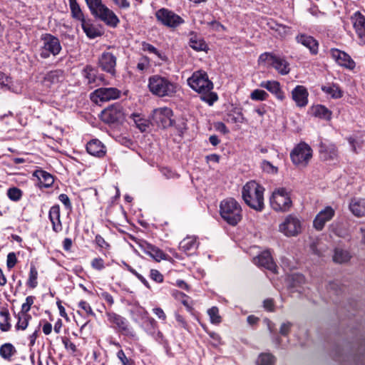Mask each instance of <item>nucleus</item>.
Returning a JSON list of instances; mask_svg holds the SVG:
<instances>
[{"instance_id":"4c0bfd02","label":"nucleus","mask_w":365,"mask_h":365,"mask_svg":"<svg viewBox=\"0 0 365 365\" xmlns=\"http://www.w3.org/2000/svg\"><path fill=\"white\" fill-rule=\"evenodd\" d=\"M35 175L43 186L46 187L51 186L53 183L54 180L53 176L46 171L37 170Z\"/></svg>"},{"instance_id":"7ed1b4c3","label":"nucleus","mask_w":365,"mask_h":365,"mask_svg":"<svg viewBox=\"0 0 365 365\" xmlns=\"http://www.w3.org/2000/svg\"><path fill=\"white\" fill-rule=\"evenodd\" d=\"M220 215L227 224L235 226L242 219L241 205L235 199L227 197L220 202Z\"/></svg>"},{"instance_id":"49530a36","label":"nucleus","mask_w":365,"mask_h":365,"mask_svg":"<svg viewBox=\"0 0 365 365\" xmlns=\"http://www.w3.org/2000/svg\"><path fill=\"white\" fill-rule=\"evenodd\" d=\"M268 97V93L264 90L255 89L250 93V98L253 101H266Z\"/></svg>"},{"instance_id":"b1692460","label":"nucleus","mask_w":365,"mask_h":365,"mask_svg":"<svg viewBox=\"0 0 365 365\" xmlns=\"http://www.w3.org/2000/svg\"><path fill=\"white\" fill-rule=\"evenodd\" d=\"M87 152L93 156L103 157L106 154L104 145L98 139L89 141L86 145Z\"/></svg>"},{"instance_id":"680f3d73","label":"nucleus","mask_w":365,"mask_h":365,"mask_svg":"<svg viewBox=\"0 0 365 365\" xmlns=\"http://www.w3.org/2000/svg\"><path fill=\"white\" fill-rule=\"evenodd\" d=\"M91 267L96 270H102L104 267V261L101 257L94 258L91 262Z\"/></svg>"},{"instance_id":"cd10ccee","label":"nucleus","mask_w":365,"mask_h":365,"mask_svg":"<svg viewBox=\"0 0 365 365\" xmlns=\"http://www.w3.org/2000/svg\"><path fill=\"white\" fill-rule=\"evenodd\" d=\"M189 46L196 51H206L207 44L204 39L196 34H190L188 41Z\"/></svg>"},{"instance_id":"603ef678","label":"nucleus","mask_w":365,"mask_h":365,"mask_svg":"<svg viewBox=\"0 0 365 365\" xmlns=\"http://www.w3.org/2000/svg\"><path fill=\"white\" fill-rule=\"evenodd\" d=\"M34 299L35 297L28 296L26 298L25 302L21 305V310L20 312L24 314H29L28 312L31 309V307L34 302Z\"/></svg>"},{"instance_id":"3c124183","label":"nucleus","mask_w":365,"mask_h":365,"mask_svg":"<svg viewBox=\"0 0 365 365\" xmlns=\"http://www.w3.org/2000/svg\"><path fill=\"white\" fill-rule=\"evenodd\" d=\"M261 168L264 172L267 173L274 174L278 171L277 168L274 166L269 161L267 160H263L261 163Z\"/></svg>"},{"instance_id":"ddd939ff","label":"nucleus","mask_w":365,"mask_h":365,"mask_svg":"<svg viewBox=\"0 0 365 365\" xmlns=\"http://www.w3.org/2000/svg\"><path fill=\"white\" fill-rule=\"evenodd\" d=\"M107 317L113 328L130 337L135 336V331L129 327L128 322L125 318L114 312L107 313Z\"/></svg>"},{"instance_id":"6e6552de","label":"nucleus","mask_w":365,"mask_h":365,"mask_svg":"<svg viewBox=\"0 0 365 365\" xmlns=\"http://www.w3.org/2000/svg\"><path fill=\"white\" fill-rule=\"evenodd\" d=\"M312 157V149L306 143H299L290 153L292 162L298 166L306 167Z\"/></svg>"},{"instance_id":"39448f33","label":"nucleus","mask_w":365,"mask_h":365,"mask_svg":"<svg viewBox=\"0 0 365 365\" xmlns=\"http://www.w3.org/2000/svg\"><path fill=\"white\" fill-rule=\"evenodd\" d=\"M91 13L106 25L115 28L120 22L115 13L103 4L102 0H85Z\"/></svg>"},{"instance_id":"9d476101","label":"nucleus","mask_w":365,"mask_h":365,"mask_svg":"<svg viewBox=\"0 0 365 365\" xmlns=\"http://www.w3.org/2000/svg\"><path fill=\"white\" fill-rule=\"evenodd\" d=\"M279 231L287 237L297 236L302 232V222L297 216L289 215L279 225Z\"/></svg>"},{"instance_id":"f8f14e48","label":"nucleus","mask_w":365,"mask_h":365,"mask_svg":"<svg viewBox=\"0 0 365 365\" xmlns=\"http://www.w3.org/2000/svg\"><path fill=\"white\" fill-rule=\"evenodd\" d=\"M173 111L168 107H162L153 110L151 115L152 123L158 128H165L173 125L171 117Z\"/></svg>"},{"instance_id":"052dcab7","label":"nucleus","mask_w":365,"mask_h":365,"mask_svg":"<svg viewBox=\"0 0 365 365\" xmlns=\"http://www.w3.org/2000/svg\"><path fill=\"white\" fill-rule=\"evenodd\" d=\"M17 262L16 255L14 252H9L7 255L6 266L9 269L13 268Z\"/></svg>"},{"instance_id":"58836bf2","label":"nucleus","mask_w":365,"mask_h":365,"mask_svg":"<svg viewBox=\"0 0 365 365\" xmlns=\"http://www.w3.org/2000/svg\"><path fill=\"white\" fill-rule=\"evenodd\" d=\"M276 359L274 356H273L270 353H262L259 355L257 364V365H274L275 363Z\"/></svg>"},{"instance_id":"f3484780","label":"nucleus","mask_w":365,"mask_h":365,"mask_svg":"<svg viewBox=\"0 0 365 365\" xmlns=\"http://www.w3.org/2000/svg\"><path fill=\"white\" fill-rule=\"evenodd\" d=\"M335 215L334 210L330 207L327 206L324 210H321L315 217L313 221L314 227L321 231L324 227L325 224L330 221Z\"/></svg>"},{"instance_id":"4d7b16f0","label":"nucleus","mask_w":365,"mask_h":365,"mask_svg":"<svg viewBox=\"0 0 365 365\" xmlns=\"http://www.w3.org/2000/svg\"><path fill=\"white\" fill-rule=\"evenodd\" d=\"M128 270L133 275H135L147 288H150L149 282L142 274H139L135 269L132 268L130 266H128Z\"/></svg>"},{"instance_id":"5701e85b","label":"nucleus","mask_w":365,"mask_h":365,"mask_svg":"<svg viewBox=\"0 0 365 365\" xmlns=\"http://www.w3.org/2000/svg\"><path fill=\"white\" fill-rule=\"evenodd\" d=\"M295 38L297 43L309 48L311 53L317 54L318 53L319 43L312 36L299 34Z\"/></svg>"},{"instance_id":"c9c22d12","label":"nucleus","mask_w":365,"mask_h":365,"mask_svg":"<svg viewBox=\"0 0 365 365\" xmlns=\"http://www.w3.org/2000/svg\"><path fill=\"white\" fill-rule=\"evenodd\" d=\"M68 2H69V6L71 8L72 16L74 19L80 21L81 23L83 20H86V19L85 18L83 13L81 9L80 8V6L78 5L76 0H68Z\"/></svg>"},{"instance_id":"e433bc0d","label":"nucleus","mask_w":365,"mask_h":365,"mask_svg":"<svg viewBox=\"0 0 365 365\" xmlns=\"http://www.w3.org/2000/svg\"><path fill=\"white\" fill-rule=\"evenodd\" d=\"M130 118L133 120L136 127L142 132L145 131L149 127V121L143 118L140 114L133 113L130 115Z\"/></svg>"},{"instance_id":"0eeeda50","label":"nucleus","mask_w":365,"mask_h":365,"mask_svg":"<svg viewBox=\"0 0 365 365\" xmlns=\"http://www.w3.org/2000/svg\"><path fill=\"white\" fill-rule=\"evenodd\" d=\"M41 41L42 45L39 49V55L42 58H48L51 56H56L62 49L60 40L50 34L42 35Z\"/></svg>"},{"instance_id":"6ab92c4d","label":"nucleus","mask_w":365,"mask_h":365,"mask_svg":"<svg viewBox=\"0 0 365 365\" xmlns=\"http://www.w3.org/2000/svg\"><path fill=\"white\" fill-rule=\"evenodd\" d=\"M99 66L107 73L114 75L115 73L116 57L110 52H103L99 58Z\"/></svg>"},{"instance_id":"8fccbe9b","label":"nucleus","mask_w":365,"mask_h":365,"mask_svg":"<svg viewBox=\"0 0 365 365\" xmlns=\"http://www.w3.org/2000/svg\"><path fill=\"white\" fill-rule=\"evenodd\" d=\"M9 198L13 201H18L21 199L22 192L16 187H11L7 191Z\"/></svg>"},{"instance_id":"473e14b6","label":"nucleus","mask_w":365,"mask_h":365,"mask_svg":"<svg viewBox=\"0 0 365 365\" xmlns=\"http://www.w3.org/2000/svg\"><path fill=\"white\" fill-rule=\"evenodd\" d=\"M322 91L329 95L331 98L334 99H339L343 96V91L341 88L336 83L329 84L327 86H323L322 87Z\"/></svg>"},{"instance_id":"4468645a","label":"nucleus","mask_w":365,"mask_h":365,"mask_svg":"<svg viewBox=\"0 0 365 365\" xmlns=\"http://www.w3.org/2000/svg\"><path fill=\"white\" fill-rule=\"evenodd\" d=\"M120 91L115 88H100L91 94V99L96 103L117 99Z\"/></svg>"},{"instance_id":"7c9ffc66","label":"nucleus","mask_w":365,"mask_h":365,"mask_svg":"<svg viewBox=\"0 0 365 365\" xmlns=\"http://www.w3.org/2000/svg\"><path fill=\"white\" fill-rule=\"evenodd\" d=\"M312 112L314 116L329 120L331 118V111L323 105H316L312 106Z\"/></svg>"},{"instance_id":"a19ab883","label":"nucleus","mask_w":365,"mask_h":365,"mask_svg":"<svg viewBox=\"0 0 365 365\" xmlns=\"http://www.w3.org/2000/svg\"><path fill=\"white\" fill-rule=\"evenodd\" d=\"M38 271L34 265L31 264L30 267L29 278L26 282V284L30 288L34 289L38 285Z\"/></svg>"},{"instance_id":"c03bdc74","label":"nucleus","mask_w":365,"mask_h":365,"mask_svg":"<svg viewBox=\"0 0 365 365\" xmlns=\"http://www.w3.org/2000/svg\"><path fill=\"white\" fill-rule=\"evenodd\" d=\"M0 315L4 317V322H0V329L2 331H7L11 327V324L9 322V313L6 309H2L0 311Z\"/></svg>"},{"instance_id":"f03ea898","label":"nucleus","mask_w":365,"mask_h":365,"mask_svg":"<svg viewBox=\"0 0 365 365\" xmlns=\"http://www.w3.org/2000/svg\"><path fill=\"white\" fill-rule=\"evenodd\" d=\"M264 188L255 180L247 182L242 187V196L251 208L262 211L264 208Z\"/></svg>"},{"instance_id":"de8ad7c7","label":"nucleus","mask_w":365,"mask_h":365,"mask_svg":"<svg viewBox=\"0 0 365 365\" xmlns=\"http://www.w3.org/2000/svg\"><path fill=\"white\" fill-rule=\"evenodd\" d=\"M207 314L210 317L212 324H217L221 322V317L219 315V309L217 307H212L207 310Z\"/></svg>"},{"instance_id":"c85d7f7f","label":"nucleus","mask_w":365,"mask_h":365,"mask_svg":"<svg viewBox=\"0 0 365 365\" xmlns=\"http://www.w3.org/2000/svg\"><path fill=\"white\" fill-rule=\"evenodd\" d=\"M81 27L89 38H95L102 35L101 31L91 23L90 19L83 20Z\"/></svg>"},{"instance_id":"f704fd0d","label":"nucleus","mask_w":365,"mask_h":365,"mask_svg":"<svg viewBox=\"0 0 365 365\" xmlns=\"http://www.w3.org/2000/svg\"><path fill=\"white\" fill-rule=\"evenodd\" d=\"M145 252L157 262L166 259V254L158 247L152 245H148Z\"/></svg>"},{"instance_id":"69168bd1","label":"nucleus","mask_w":365,"mask_h":365,"mask_svg":"<svg viewBox=\"0 0 365 365\" xmlns=\"http://www.w3.org/2000/svg\"><path fill=\"white\" fill-rule=\"evenodd\" d=\"M292 327V323H291L289 322L283 323L280 327V329H279L280 334L282 336H287L290 331Z\"/></svg>"},{"instance_id":"20e7f679","label":"nucleus","mask_w":365,"mask_h":365,"mask_svg":"<svg viewBox=\"0 0 365 365\" xmlns=\"http://www.w3.org/2000/svg\"><path fill=\"white\" fill-rule=\"evenodd\" d=\"M148 86L149 91L158 97H171L178 91L176 83L159 75L150 76L148 79Z\"/></svg>"},{"instance_id":"6e6d98bb","label":"nucleus","mask_w":365,"mask_h":365,"mask_svg":"<svg viewBox=\"0 0 365 365\" xmlns=\"http://www.w3.org/2000/svg\"><path fill=\"white\" fill-rule=\"evenodd\" d=\"M128 270L133 275H135L147 288H150L149 282L142 274H139L135 269L132 268L130 266H128Z\"/></svg>"},{"instance_id":"09e8293b","label":"nucleus","mask_w":365,"mask_h":365,"mask_svg":"<svg viewBox=\"0 0 365 365\" xmlns=\"http://www.w3.org/2000/svg\"><path fill=\"white\" fill-rule=\"evenodd\" d=\"M235 114L229 113L227 115L228 118L227 121H231L232 123H242L244 120V116L242 113L237 110H235L232 111Z\"/></svg>"},{"instance_id":"79ce46f5","label":"nucleus","mask_w":365,"mask_h":365,"mask_svg":"<svg viewBox=\"0 0 365 365\" xmlns=\"http://www.w3.org/2000/svg\"><path fill=\"white\" fill-rule=\"evenodd\" d=\"M15 352L14 346L10 343L4 344L0 347V355L4 359H9Z\"/></svg>"},{"instance_id":"aec40b11","label":"nucleus","mask_w":365,"mask_h":365,"mask_svg":"<svg viewBox=\"0 0 365 365\" xmlns=\"http://www.w3.org/2000/svg\"><path fill=\"white\" fill-rule=\"evenodd\" d=\"M254 263L259 267H262L272 272H277V266L274 262L271 253L265 250L254 258Z\"/></svg>"},{"instance_id":"a211bd4d","label":"nucleus","mask_w":365,"mask_h":365,"mask_svg":"<svg viewBox=\"0 0 365 365\" xmlns=\"http://www.w3.org/2000/svg\"><path fill=\"white\" fill-rule=\"evenodd\" d=\"M351 21L361 43L365 44V16L356 11L351 16Z\"/></svg>"},{"instance_id":"2eb2a0df","label":"nucleus","mask_w":365,"mask_h":365,"mask_svg":"<svg viewBox=\"0 0 365 365\" xmlns=\"http://www.w3.org/2000/svg\"><path fill=\"white\" fill-rule=\"evenodd\" d=\"M155 17L162 24L170 28H175L182 22V19L180 16L164 8L156 11Z\"/></svg>"},{"instance_id":"412c9836","label":"nucleus","mask_w":365,"mask_h":365,"mask_svg":"<svg viewBox=\"0 0 365 365\" xmlns=\"http://www.w3.org/2000/svg\"><path fill=\"white\" fill-rule=\"evenodd\" d=\"M308 96L309 92L304 86L298 85L292 91V98L297 107H305L308 104Z\"/></svg>"},{"instance_id":"423d86ee","label":"nucleus","mask_w":365,"mask_h":365,"mask_svg":"<svg viewBox=\"0 0 365 365\" xmlns=\"http://www.w3.org/2000/svg\"><path fill=\"white\" fill-rule=\"evenodd\" d=\"M259 63H266L267 66L274 68L279 74L287 75L290 71L289 63L285 57L273 53L265 52L259 57Z\"/></svg>"},{"instance_id":"1a4fd4ad","label":"nucleus","mask_w":365,"mask_h":365,"mask_svg":"<svg viewBox=\"0 0 365 365\" xmlns=\"http://www.w3.org/2000/svg\"><path fill=\"white\" fill-rule=\"evenodd\" d=\"M270 205L276 211L287 212L292 205L289 193L284 188L274 190L270 197Z\"/></svg>"},{"instance_id":"0e129e2a","label":"nucleus","mask_w":365,"mask_h":365,"mask_svg":"<svg viewBox=\"0 0 365 365\" xmlns=\"http://www.w3.org/2000/svg\"><path fill=\"white\" fill-rule=\"evenodd\" d=\"M96 243L102 249L108 250L110 247L109 244L100 235H97L95 238Z\"/></svg>"},{"instance_id":"774afa93","label":"nucleus","mask_w":365,"mask_h":365,"mask_svg":"<svg viewBox=\"0 0 365 365\" xmlns=\"http://www.w3.org/2000/svg\"><path fill=\"white\" fill-rule=\"evenodd\" d=\"M161 173L166 178H175L180 177V175L177 174L175 171L168 168H163L161 170Z\"/></svg>"},{"instance_id":"5fc2aeb1","label":"nucleus","mask_w":365,"mask_h":365,"mask_svg":"<svg viewBox=\"0 0 365 365\" xmlns=\"http://www.w3.org/2000/svg\"><path fill=\"white\" fill-rule=\"evenodd\" d=\"M142 46H143V50L144 51H148L149 53H154L159 58L163 59V56H162V54L160 53V52H159L158 51V49L153 45L148 43H143Z\"/></svg>"},{"instance_id":"f257e3e1","label":"nucleus","mask_w":365,"mask_h":365,"mask_svg":"<svg viewBox=\"0 0 365 365\" xmlns=\"http://www.w3.org/2000/svg\"><path fill=\"white\" fill-rule=\"evenodd\" d=\"M187 81L192 90L201 95V100L206 102L208 105L212 106L217 101V94L212 91L213 83L209 80L207 73L205 71H197L194 72Z\"/></svg>"},{"instance_id":"13d9d810","label":"nucleus","mask_w":365,"mask_h":365,"mask_svg":"<svg viewBox=\"0 0 365 365\" xmlns=\"http://www.w3.org/2000/svg\"><path fill=\"white\" fill-rule=\"evenodd\" d=\"M83 73L89 83L95 81L94 70L91 66H86L83 70Z\"/></svg>"},{"instance_id":"864d4df0","label":"nucleus","mask_w":365,"mask_h":365,"mask_svg":"<svg viewBox=\"0 0 365 365\" xmlns=\"http://www.w3.org/2000/svg\"><path fill=\"white\" fill-rule=\"evenodd\" d=\"M117 357L120 361L122 365H134L133 359L128 358L122 349L117 352Z\"/></svg>"},{"instance_id":"338daca9","label":"nucleus","mask_w":365,"mask_h":365,"mask_svg":"<svg viewBox=\"0 0 365 365\" xmlns=\"http://www.w3.org/2000/svg\"><path fill=\"white\" fill-rule=\"evenodd\" d=\"M78 307L82 309L88 315H94V313L92 310L90 304L86 301H81L78 303Z\"/></svg>"},{"instance_id":"37998d69","label":"nucleus","mask_w":365,"mask_h":365,"mask_svg":"<svg viewBox=\"0 0 365 365\" xmlns=\"http://www.w3.org/2000/svg\"><path fill=\"white\" fill-rule=\"evenodd\" d=\"M0 86L4 90L11 91L16 93L21 92V87L13 83L11 78H9V81L3 80L0 81Z\"/></svg>"},{"instance_id":"bb28decb","label":"nucleus","mask_w":365,"mask_h":365,"mask_svg":"<svg viewBox=\"0 0 365 365\" xmlns=\"http://www.w3.org/2000/svg\"><path fill=\"white\" fill-rule=\"evenodd\" d=\"M49 219L53 225V230L58 232L62 230L60 220V207L58 205H53L51 207L48 213Z\"/></svg>"},{"instance_id":"a18cd8bd","label":"nucleus","mask_w":365,"mask_h":365,"mask_svg":"<svg viewBox=\"0 0 365 365\" xmlns=\"http://www.w3.org/2000/svg\"><path fill=\"white\" fill-rule=\"evenodd\" d=\"M331 232L336 235V236L346 238L349 236V233L346 229H345L342 225L339 224H332L330 227Z\"/></svg>"},{"instance_id":"a878e982","label":"nucleus","mask_w":365,"mask_h":365,"mask_svg":"<svg viewBox=\"0 0 365 365\" xmlns=\"http://www.w3.org/2000/svg\"><path fill=\"white\" fill-rule=\"evenodd\" d=\"M319 153L324 160H333L337 156V149L333 144L321 143Z\"/></svg>"},{"instance_id":"9b49d317","label":"nucleus","mask_w":365,"mask_h":365,"mask_svg":"<svg viewBox=\"0 0 365 365\" xmlns=\"http://www.w3.org/2000/svg\"><path fill=\"white\" fill-rule=\"evenodd\" d=\"M101 118L103 122L108 124L121 123L125 119L123 108L119 103H114L101 112Z\"/></svg>"},{"instance_id":"e2e57ef3","label":"nucleus","mask_w":365,"mask_h":365,"mask_svg":"<svg viewBox=\"0 0 365 365\" xmlns=\"http://www.w3.org/2000/svg\"><path fill=\"white\" fill-rule=\"evenodd\" d=\"M63 343L66 349L71 354H74L77 351V347L69 339H63Z\"/></svg>"},{"instance_id":"2f4dec72","label":"nucleus","mask_w":365,"mask_h":365,"mask_svg":"<svg viewBox=\"0 0 365 365\" xmlns=\"http://www.w3.org/2000/svg\"><path fill=\"white\" fill-rule=\"evenodd\" d=\"M351 258L349 251L340 247H336L334 250L333 260L336 263L342 264L348 262Z\"/></svg>"},{"instance_id":"4be33fe9","label":"nucleus","mask_w":365,"mask_h":365,"mask_svg":"<svg viewBox=\"0 0 365 365\" xmlns=\"http://www.w3.org/2000/svg\"><path fill=\"white\" fill-rule=\"evenodd\" d=\"M259 86L267 89L272 93L278 100L282 101L285 98L284 91L281 88L280 83L277 81H264L259 84Z\"/></svg>"},{"instance_id":"393cba45","label":"nucleus","mask_w":365,"mask_h":365,"mask_svg":"<svg viewBox=\"0 0 365 365\" xmlns=\"http://www.w3.org/2000/svg\"><path fill=\"white\" fill-rule=\"evenodd\" d=\"M349 210L351 213L358 217L365 215V199L354 198L352 199L349 205Z\"/></svg>"},{"instance_id":"72a5a7b5","label":"nucleus","mask_w":365,"mask_h":365,"mask_svg":"<svg viewBox=\"0 0 365 365\" xmlns=\"http://www.w3.org/2000/svg\"><path fill=\"white\" fill-rule=\"evenodd\" d=\"M199 245L195 236H187L184 238V252H189L188 255L195 253Z\"/></svg>"},{"instance_id":"bf43d9fd","label":"nucleus","mask_w":365,"mask_h":365,"mask_svg":"<svg viewBox=\"0 0 365 365\" xmlns=\"http://www.w3.org/2000/svg\"><path fill=\"white\" fill-rule=\"evenodd\" d=\"M150 277L153 281L161 283L163 282V274L157 269H151L150 272Z\"/></svg>"},{"instance_id":"dca6fc26","label":"nucleus","mask_w":365,"mask_h":365,"mask_svg":"<svg viewBox=\"0 0 365 365\" xmlns=\"http://www.w3.org/2000/svg\"><path fill=\"white\" fill-rule=\"evenodd\" d=\"M330 53L332 58L334 59L339 66L350 71L354 70L356 67L355 61L346 52L337 48H331L330 50Z\"/></svg>"},{"instance_id":"c756f323","label":"nucleus","mask_w":365,"mask_h":365,"mask_svg":"<svg viewBox=\"0 0 365 365\" xmlns=\"http://www.w3.org/2000/svg\"><path fill=\"white\" fill-rule=\"evenodd\" d=\"M63 79V72L59 70L52 71L48 73L43 79L46 86L51 87L58 83Z\"/></svg>"},{"instance_id":"ea45409f","label":"nucleus","mask_w":365,"mask_h":365,"mask_svg":"<svg viewBox=\"0 0 365 365\" xmlns=\"http://www.w3.org/2000/svg\"><path fill=\"white\" fill-rule=\"evenodd\" d=\"M17 317L18 322L16 325V329L25 330L29 325V322L31 319V316L29 314H24L19 312L17 315Z\"/></svg>"}]
</instances>
